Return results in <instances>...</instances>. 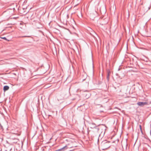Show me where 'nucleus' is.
<instances>
[{
	"mask_svg": "<svg viewBox=\"0 0 151 151\" xmlns=\"http://www.w3.org/2000/svg\"><path fill=\"white\" fill-rule=\"evenodd\" d=\"M77 97H78L77 99L78 100H79L80 99V96L78 94H76V99L77 98Z\"/></svg>",
	"mask_w": 151,
	"mask_h": 151,
	"instance_id": "nucleus-7",
	"label": "nucleus"
},
{
	"mask_svg": "<svg viewBox=\"0 0 151 151\" xmlns=\"http://www.w3.org/2000/svg\"><path fill=\"white\" fill-rule=\"evenodd\" d=\"M84 79H83V80H82V81H84Z\"/></svg>",
	"mask_w": 151,
	"mask_h": 151,
	"instance_id": "nucleus-14",
	"label": "nucleus"
},
{
	"mask_svg": "<svg viewBox=\"0 0 151 151\" xmlns=\"http://www.w3.org/2000/svg\"><path fill=\"white\" fill-rule=\"evenodd\" d=\"M111 72L110 70H107V78L108 80L109 79V76Z\"/></svg>",
	"mask_w": 151,
	"mask_h": 151,
	"instance_id": "nucleus-3",
	"label": "nucleus"
},
{
	"mask_svg": "<svg viewBox=\"0 0 151 151\" xmlns=\"http://www.w3.org/2000/svg\"><path fill=\"white\" fill-rule=\"evenodd\" d=\"M139 128L141 131H142V127L141 125H139Z\"/></svg>",
	"mask_w": 151,
	"mask_h": 151,
	"instance_id": "nucleus-10",
	"label": "nucleus"
},
{
	"mask_svg": "<svg viewBox=\"0 0 151 151\" xmlns=\"http://www.w3.org/2000/svg\"><path fill=\"white\" fill-rule=\"evenodd\" d=\"M110 142L105 140L102 141L100 145V147L103 150L107 149L110 147Z\"/></svg>",
	"mask_w": 151,
	"mask_h": 151,
	"instance_id": "nucleus-1",
	"label": "nucleus"
},
{
	"mask_svg": "<svg viewBox=\"0 0 151 151\" xmlns=\"http://www.w3.org/2000/svg\"><path fill=\"white\" fill-rule=\"evenodd\" d=\"M109 43H108V46H106V48L107 49L108 48V49H109Z\"/></svg>",
	"mask_w": 151,
	"mask_h": 151,
	"instance_id": "nucleus-9",
	"label": "nucleus"
},
{
	"mask_svg": "<svg viewBox=\"0 0 151 151\" xmlns=\"http://www.w3.org/2000/svg\"><path fill=\"white\" fill-rule=\"evenodd\" d=\"M9 89V87L8 86H4L3 90L4 92L8 90Z\"/></svg>",
	"mask_w": 151,
	"mask_h": 151,
	"instance_id": "nucleus-4",
	"label": "nucleus"
},
{
	"mask_svg": "<svg viewBox=\"0 0 151 151\" xmlns=\"http://www.w3.org/2000/svg\"><path fill=\"white\" fill-rule=\"evenodd\" d=\"M81 8H80L79 9V12H80V14H81Z\"/></svg>",
	"mask_w": 151,
	"mask_h": 151,
	"instance_id": "nucleus-12",
	"label": "nucleus"
},
{
	"mask_svg": "<svg viewBox=\"0 0 151 151\" xmlns=\"http://www.w3.org/2000/svg\"><path fill=\"white\" fill-rule=\"evenodd\" d=\"M2 39H4V40H7L6 38V37H2Z\"/></svg>",
	"mask_w": 151,
	"mask_h": 151,
	"instance_id": "nucleus-11",
	"label": "nucleus"
},
{
	"mask_svg": "<svg viewBox=\"0 0 151 151\" xmlns=\"http://www.w3.org/2000/svg\"><path fill=\"white\" fill-rule=\"evenodd\" d=\"M96 127V125L94 123H92L90 124V127L91 128H94Z\"/></svg>",
	"mask_w": 151,
	"mask_h": 151,
	"instance_id": "nucleus-5",
	"label": "nucleus"
},
{
	"mask_svg": "<svg viewBox=\"0 0 151 151\" xmlns=\"http://www.w3.org/2000/svg\"><path fill=\"white\" fill-rule=\"evenodd\" d=\"M0 129L2 131L3 130V127L1 124H0Z\"/></svg>",
	"mask_w": 151,
	"mask_h": 151,
	"instance_id": "nucleus-8",
	"label": "nucleus"
},
{
	"mask_svg": "<svg viewBox=\"0 0 151 151\" xmlns=\"http://www.w3.org/2000/svg\"><path fill=\"white\" fill-rule=\"evenodd\" d=\"M78 148H76V150H77V149H78Z\"/></svg>",
	"mask_w": 151,
	"mask_h": 151,
	"instance_id": "nucleus-13",
	"label": "nucleus"
},
{
	"mask_svg": "<svg viewBox=\"0 0 151 151\" xmlns=\"http://www.w3.org/2000/svg\"><path fill=\"white\" fill-rule=\"evenodd\" d=\"M147 102H139L137 103V104L141 106H143L147 105Z\"/></svg>",
	"mask_w": 151,
	"mask_h": 151,
	"instance_id": "nucleus-2",
	"label": "nucleus"
},
{
	"mask_svg": "<svg viewBox=\"0 0 151 151\" xmlns=\"http://www.w3.org/2000/svg\"><path fill=\"white\" fill-rule=\"evenodd\" d=\"M78 146L79 147V148H82V146L81 144L80 143H79V145L78 146L76 145V147H77Z\"/></svg>",
	"mask_w": 151,
	"mask_h": 151,
	"instance_id": "nucleus-6",
	"label": "nucleus"
}]
</instances>
